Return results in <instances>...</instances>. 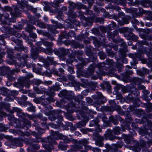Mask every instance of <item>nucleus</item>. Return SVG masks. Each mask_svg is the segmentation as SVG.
<instances>
[{"label": "nucleus", "mask_w": 152, "mask_h": 152, "mask_svg": "<svg viewBox=\"0 0 152 152\" xmlns=\"http://www.w3.org/2000/svg\"><path fill=\"white\" fill-rule=\"evenodd\" d=\"M114 62L112 60L107 59L106 61V63H102L98 64L96 66L98 68L99 70L96 72L97 74V76H100L101 75H105V72L104 70L110 72V68L113 64Z\"/></svg>", "instance_id": "obj_1"}, {"label": "nucleus", "mask_w": 152, "mask_h": 152, "mask_svg": "<svg viewBox=\"0 0 152 152\" xmlns=\"http://www.w3.org/2000/svg\"><path fill=\"white\" fill-rule=\"evenodd\" d=\"M51 135L48 137L47 139V141L50 145H57V142L56 140L58 139H61L64 140H67V143H69L70 141L67 140V137L61 134H60L58 132H54L51 131Z\"/></svg>", "instance_id": "obj_2"}, {"label": "nucleus", "mask_w": 152, "mask_h": 152, "mask_svg": "<svg viewBox=\"0 0 152 152\" xmlns=\"http://www.w3.org/2000/svg\"><path fill=\"white\" fill-rule=\"evenodd\" d=\"M83 98V96L82 95H78L74 97L73 98L74 100L75 101V102L77 103L79 105H80V104H82V109L83 112L84 113V115H83V117H85L86 116H87V113L96 114V112L88 109L87 107L84 106L85 102H84L81 100V99Z\"/></svg>", "instance_id": "obj_3"}, {"label": "nucleus", "mask_w": 152, "mask_h": 152, "mask_svg": "<svg viewBox=\"0 0 152 152\" xmlns=\"http://www.w3.org/2000/svg\"><path fill=\"white\" fill-rule=\"evenodd\" d=\"M61 112L60 110H55L51 112L50 115L49 117V119L51 121L55 120L57 118L59 120V121L56 125L53 124L52 126L55 128H57L59 127L61 124V122L63 120V118L61 115Z\"/></svg>", "instance_id": "obj_4"}, {"label": "nucleus", "mask_w": 152, "mask_h": 152, "mask_svg": "<svg viewBox=\"0 0 152 152\" xmlns=\"http://www.w3.org/2000/svg\"><path fill=\"white\" fill-rule=\"evenodd\" d=\"M15 56L20 62H17L16 61H14L12 64H15L16 68L24 66V65L27 63L26 59L29 58L28 56L26 54L22 55L21 52L17 53Z\"/></svg>", "instance_id": "obj_5"}, {"label": "nucleus", "mask_w": 152, "mask_h": 152, "mask_svg": "<svg viewBox=\"0 0 152 152\" xmlns=\"http://www.w3.org/2000/svg\"><path fill=\"white\" fill-rule=\"evenodd\" d=\"M22 123V124L20 123V124L19 121H18L12 123L11 125L15 127L21 128L26 130L28 129L31 126V122L27 119L24 120Z\"/></svg>", "instance_id": "obj_6"}, {"label": "nucleus", "mask_w": 152, "mask_h": 152, "mask_svg": "<svg viewBox=\"0 0 152 152\" xmlns=\"http://www.w3.org/2000/svg\"><path fill=\"white\" fill-rule=\"evenodd\" d=\"M92 97L94 99L95 104L98 105L103 104L106 101V98L100 92H96V94L92 96Z\"/></svg>", "instance_id": "obj_7"}, {"label": "nucleus", "mask_w": 152, "mask_h": 152, "mask_svg": "<svg viewBox=\"0 0 152 152\" xmlns=\"http://www.w3.org/2000/svg\"><path fill=\"white\" fill-rule=\"evenodd\" d=\"M14 85L16 87L21 88L23 86H25L29 88V79L25 77H22L19 78L18 82L15 83Z\"/></svg>", "instance_id": "obj_8"}, {"label": "nucleus", "mask_w": 152, "mask_h": 152, "mask_svg": "<svg viewBox=\"0 0 152 152\" xmlns=\"http://www.w3.org/2000/svg\"><path fill=\"white\" fill-rule=\"evenodd\" d=\"M99 118L96 117L94 120L90 122L89 126H95V130L98 132H101L102 131V127L99 124Z\"/></svg>", "instance_id": "obj_9"}, {"label": "nucleus", "mask_w": 152, "mask_h": 152, "mask_svg": "<svg viewBox=\"0 0 152 152\" xmlns=\"http://www.w3.org/2000/svg\"><path fill=\"white\" fill-rule=\"evenodd\" d=\"M75 108L82 109V104L79 105L76 102L74 104V102H72L70 103H69L67 106V110L70 113L73 112L75 110Z\"/></svg>", "instance_id": "obj_10"}, {"label": "nucleus", "mask_w": 152, "mask_h": 152, "mask_svg": "<svg viewBox=\"0 0 152 152\" xmlns=\"http://www.w3.org/2000/svg\"><path fill=\"white\" fill-rule=\"evenodd\" d=\"M88 140L86 139H82L79 141L78 142L73 146V148L75 150H77L83 148L82 145L84 146L88 143Z\"/></svg>", "instance_id": "obj_11"}, {"label": "nucleus", "mask_w": 152, "mask_h": 152, "mask_svg": "<svg viewBox=\"0 0 152 152\" xmlns=\"http://www.w3.org/2000/svg\"><path fill=\"white\" fill-rule=\"evenodd\" d=\"M93 138L95 140V144L99 146L102 147L104 144L103 142L104 138L98 133H95L93 135Z\"/></svg>", "instance_id": "obj_12"}, {"label": "nucleus", "mask_w": 152, "mask_h": 152, "mask_svg": "<svg viewBox=\"0 0 152 152\" xmlns=\"http://www.w3.org/2000/svg\"><path fill=\"white\" fill-rule=\"evenodd\" d=\"M128 69H126V72L121 74L122 76V78L125 81H129L130 80V75L133 74V72L132 71L130 70V69H132V67L129 66H127Z\"/></svg>", "instance_id": "obj_13"}, {"label": "nucleus", "mask_w": 152, "mask_h": 152, "mask_svg": "<svg viewBox=\"0 0 152 152\" xmlns=\"http://www.w3.org/2000/svg\"><path fill=\"white\" fill-rule=\"evenodd\" d=\"M42 139L39 136H37V134H36V139H32L30 140V142L32 144V146L35 150H38L39 149V145L37 144H33V142H42Z\"/></svg>", "instance_id": "obj_14"}, {"label": "nucleus", "mask_w": 152, "mask_h": 152, "mask_svg": "<svg viewBox=\"0 0 152 152\" xmlns=\"http://www.w3.org/2000/svg\"><path fill=\"white\" fill-rule=\"evenodd\" d=\"M18 6H15L13 7V10L12 12H11V15L14 17H18L20 16V14L22 12V10L19 9V8L22 9V8L20 7V5H18ZM24 7L22 9H24Z\"/></svg>", "instance_id": "obj_15"}, {"label": "nucleus", "mask_w": 152, "mask_h": 152, "mask_svg": "<svg viewBox=\"0 0 152 152\" xmlns=\"http://www.w3.org/2000/svg\"><path fill=\"white\" fill-rule=\"evenodd\" d=\"M113 131H111L110 130H108L107 131L105 134V136L107 137H108L109 139L110 140H113L115 139H117L118 140H120L121 139V138L119 137H116L113 135Z\"/></svg>", "instance_id": "obj_16"}, {"label": "nucleus", "mask_w": 152, "mask_h": 152, "mask_svg": "<svg viewBox=\"0 0 152 152\" xmlns=\"http://www.w3.org/2000/svg\"><path fill=\"white\" fill-rule=\"evenodd\" d=\"M18 72V70L13 69L10 70L7 75V77L10 81L14 80L15 79V77L16 72Z\"/></svg>", "instance_id": "obj_17"}, {"label": "nucleus", "mask_w": 152, "mask_h": 152, "mask_svg": "<svg viewBox=\"0 0 152 152\" xmlns=\"http://www.w3.org/2000/svg\"><path fill=\"white\" fill-rule=\"evenodd\" d=\"M35 48L39 53L40 52H42L48 55H52V50L51 48H47L45 49L40 47Z\"/></svg>", "instance_id": "obj_18"}, {"label": "nucleus", "mask_w": 152, "mask_h": 152, "mask_svg": "<svg viewBox=\"0 0 152 152\" xmlns=\"http://www.w3.org/2000/svg\"><path fill=\"white\" fill-rule=\"evenodd\" d=\"M37 45H40L41 44H43L44 45L47 47H48L47 48H51L52 50V55L53 52L52 47L53 46V44L52 42H48L42 40L41 42H38L37 43Z\"/></svg>", "instance_id": "obj_19"}, {"label": "nucleus", "mask_w": 152, "mask_h": 152, "mask_svg": "<svg viewBox=\"0 0 152 152\" xmlns=\"http://www.w3.org/2000/svg\"><path fill=\"white\" fill-rule=\"evenodd\" d=\"M44 66L47 68L48 70L50 72L51 74H54V75H56L57 76H60L61 74L58 73V71L56 70L54 68L52 69H50L51 68L50 67L49 65L47 64H45L44 65Z\"/></svg>", "instance_id": "obj_20"}, {"label": "nucleus", "mask_w": 152, "mask_h": 152, "mask_svg": "<svg viewBox=\"0 0 152 152\" xmlns=\"http://www.w3.org/2000/svg\"><path fill=\"white\" fill-rule=\"evenodd\" d=\"M94 65V64H93L90 65L87 71V74L86 75V77H89L94 73L95 69Z\"/></svg>", "instance_id": "obj_21"}, {"label": "nucleus", "mask_w": 152, "mask_h": 152, "mask_svg": "<svg viewBox=\"0 0 152 152\" xmlns=\"http://www.w3.org/2000/svg\"><path fill=\"white\" fill-rule=\"evenodd\" d=\"M39 52L36 48H32L31 50V56L34 60L37 59L38 57Z\"/></svg>", "instance_id": "obj_22"}, {"label": "nucleus", "mask_w": 152, "mask_h": 152, "mask_svg": "<svg viewBox=\"0 0 152 152\" xmlns=\"http://www.w3.org/2000/svg\"><path fill=\"white\" fill-rule=\"evenodd\" d=\"M141 4L144 7L152 6V1L151 0H143L141 1Z\"/></svg>", "instance_id": "obj_23"}, {"label": "nucleus", "mask_w": 152, "mask_h": 152, "mask_svg": "<svg viewBox=\"0 0 152 152\" xmlns=\"http://www.w3.org/2000/svg\"><path fill=\"white\" fill-rule=\"evenodd\" d=\"M114 19L118 22V25L121 26H122L125 24H128L129 23V20L126 18H124L123 19V22L121 21L118 18L116 15H115L114 16Z\"/></svg>", "instance_id": "obj_24"}, {"label": "nucleus", "mask_w": 152, "mask_h": 152, "mask_svg": "<svg viewBox=\"0 0 152 152\" xmlns=\"http://www.w3.org/2000/svg\"><path fill=\"white\" fill-rule=\"evenodd\" d=\"M124 31L125 32L124 36L125 37H126L128 39V37L130 36L131 34H133L132 32L133 29L132 28H126L124 29Z\"/></svg>", "instance_id": "obj_25"}, {"label": "nucleus", "mask_w": 152, "mask_h": 152, "mask_svg": "<svg viewBox=\"0 0 152 152\" xmlns=\"http://www.w3.org/2000/svg\"><path fill=\"white\" fill-rule=\"evenodd\" d=\"M43 96H42L41 97V99H42V100L41 101V102H42V104L44 106H46V105L50 104L51 101L53 102L54 101V100H52V98H46L45 99L43 98Z\"/></svg>", "instance_id": "obj_26"}, {"label": "nucleus", "mask_w": 152, "mask_h": 152, "mask_svg": "<svg viewBox=\"0 0 152 152\" xmlns=\"http://www.w3.org/2000/svg\"><path fill=\"white\" fill-rule=\"evenodd\" d=\"M100 86L103 89L106 88L109 90L111 88V85L108 82H104L100 84Z\"/></svg>", "instance_id": "obj_27"}, {"label": "nucleus", "mask_w": 152, "mask_h": 152, "mask_svg": "<svg viewBox=\"0 0 152 152\" xmlns=\"http://www.w3.org/2000/svg\"><path fill=\"white\" fill-rule=\"evenodd\" d=\"M113 42L115 43H121V46L124 48H127V45L126 43L124 42L123 39L121 38H118L117 39H114Z\"/></svg>", "instance_id": "obj_28"}, {"label": "nucleus", "mask_w": 152, "mask_h": 152, "mask_svg": "<svg viewBox=\"0 0 152 152\" xmlns=\"http://www.w3.org/2000/svg\"><path fill=\"white\" fill-rule=\"evenodd\" d=\"M129 56L132 58L134 61L136 58H138L139 59H142V56L139 53H136L135 54L130 53L129 54Z\"/></svg>", "instance_id": "obj_29"}, {"label": "nucleus", "mask_w": 152, "mask_h": 152, "mask_svg": "<svg viewBox=\"0 0 152 152\" xmlns=\"http://www.w3.org/2000/svg\"><path fill=\"white\" fill-rule=\"evenodd\" d=\"M68 147V146L64 142H61L58 145V148L61 150H66Z\"/></svg>", "instance_id": "obj_30"}, {"label": "nucleus", "mask_w": 152, "mask_h": 152, "mask_svg": "<svg viewBox=\"0 0 152 152\" xmlns=\"http://www.w3.org/2000/svg\"><path fill=\"white\" fill-rule=\"evenodd\" d=\"M105 8L106 9H112L116 10L118 12L121 10V8L118 6L117 5L114 6L111 4L108 5Z\"/></svg>", "instance_id": "obj_31"}, {"label": "nucleus", "mask_w": 152, "mask_h": 152, "mask_svg": "<svg viewBox=\"0 0 152 152\" xmlns=\"http://www.w3.org/2000/svg\"><path fill=\"white\" fill-rule=\"evenodd\" d=\"M64 1V0H55L52 4V6L56 8H57L59 7V4Z\"/></svg>", "instance_id": "obj_32"}, {"label": "nucleus", "mask_w": 152, "mask_h": 152, "mask_svg": "<svg viewBox=\"0 0 152 152\" xmlns=\"http://www.w3.org/2000/svg\"><path fill=\"white\" fill-rule=\"evenodd\" d=\"M27 99V97L25 95L23 96L21 98L20 100L18 101V103L21 105L25 106L26 105L25 102Z\"/></svg>", "instance_id": "obj_33"}, {"label": "nucleus", "mask_w": 152, "mask_h": 152, "mask_svg": "<svg viewBox=\"0 0 152 152\" xmlns=\"http://www.w3.org/2000/svg\"><path fill=\"white\" fill-rule=\"evenodd\" d=\"M75 8L78 10H80L81 9H85L86 10H87V7L86 5L79 2L76 3Z\"/></svg>", "instance_id": "obj_34"}, {"label": "nucleus", "mask_w": 152, "mask_h": 152, "mask_svg": "<svg viewBox=\"0 0 152 152\" xmlns=\"http://www.w3.org/2000/svg\"><path fill=\"white\" fill-rule=\"evenodd\" d=\"M13 142L14 144L16 146H18L21 147L23 146L22 142L17 139H14Z\"/></svg>", "instance_id": "obj_35"}, {"label": "nucleus", "mask_w": 152, "mask_h": 152, "mask_svg": "<svg viewBox=\"0 0 152 152\" xmlns=\"http://www.w3.org/2000/svg\"><path fill=\"white\" fill-rule=\"evenodd\" d=\"M43 145L44 146V147L48 151H46L44 150H40L39 152H51L50 150V145H49L47 143H44L43 144Z\"/></svg>", "instance_id": "obj_36"}, {"label": "nucleus", "mask_w": 152, "mask_h": 152, "mask_svg": "<svg viewBox=\"0 0 152 152\" xmlns=\"http://www.w3.org/2000/svg\"><path fill=\"white\" fill-rule=\"evenodd\" d=\"M132 80L135 84L139 85L142 81L141 79L138 77H134L132 79Z\"/></svg>", "instance_id": "obj_37"}, {"label": "nucleus", "mask_w": 152, "mask_h": 152, "mask_svg": "<svg viewBox=\"0 0 152 152\" xmlns=\"http://www.w3.org/2000/svg\"><path fill=\"white\" fill-rule=\"evenodd\" d=\"M18 2V5H20V7L21 8H23L24 7L25 5H26L25 4V0H15Z\"/></svg>", "instance_id": "obj_38"}, {"label": "nucleus", "mask_w": 152, "mask_h": 152, "mask_svg": "<svg viewBox=\"0 0 152 152\" xmlns=\"http://www.w3.org/2000/svg\"><path fill=\"white\" fill-rule=\"evenodd\" d=\"M120 130L121 128L120 127H119L116 126L113 129V132L114 134L118 135L120 133Z\"/></svg>", "instance_id": "obj_39"}, {"label": "nucleus", "mask_w": 152, "mask_h": 152, "mask_svg": "<svg viewBox=\"0 0 152 152\" xmlns=\"http://www.w3.org/2000/svg\"><path fill=\"white\" fill-rule=\"evenodd\" d=\"M35 29V28L34 26L30 25H28L25 28L26 31L30 33H31L33 29Z\"/></svg>", "instance_id": "obj_40"}, {"label": "nucleus", "mask_w": 152, "mask_h": 152, "mask_svg": "<svg viewBox=\"0 0 152 152\" xmlns=\"http://www.w3.org/2000/svg\"><path fill=\"white\" fill-rule=\"evenodd\" d=\"M130 91L133 94L136 96L138 95L139 93L138 91L134 87H133L131 88Z\"/></svg>", "instance_id": "obj_41"}, {"label": "nucleus", "mask_w": 152, "mask_h": 152, "mask_svg": "<svg viewBox=\"0 0 152 152\" xmlns=\"http://www.w3.org/2000/svg\"><path fill=\"white\" fill-rule=\"evenodd\" d=\"M85 20L86 22L85 24L86 26H91L93 21L91 18H86L85 19Z\"/></svg>", "instance_id": "obj_42"}, {"label": "nucleus", "mask_w": 152, "mask_h": 152, "mask_svg": "<svg viewBox=\"0 0 152 152\" xmlns=\"http://www.w3.org/2000/svg\"><path fill=\"white\" fill-rule=\"evenodd\" d=\"M86 125V123L85 121H81L77 123L76 125V126L77 128H81L83 126H85Z\"/></svg>", "instance_id": "obj_43"}, {"label": "nucleus", "mask_w": 152, "mask_h": 152, "mask_svg": "<svg viewBox=\"0 0 152 152\" xmlns=\"http://www.w3.org/2000/svg\"><path fill=\"white\" fill-rule=\"evenodd\" d=\"M61 94L63 96H65V97L67 98H69L71 97V96L69 95V93L66 90H63L61 92Z\"/></svg>", "instance_id": "obj_44"}, {"label": "nucleus", "mask_w": 152, "mask_h": 152, "mask_svg": "<svg viewBox=\"0 0 152 152\" xmlns=\"http://www.w3.org/2000/svg\"><path fill=\"white\" fill-rule=\"evenodd\" d=\"M107 46L111 48H113L114 50L117 51L118 50V47L117 45H114L113 43H110L108 44Z\"/></svg>", "instance_id": "obj_45"}, {"label": "nucleus", "mask_w": 152, "mask_h": 152, "mask_svg": "<svg viewBox=\"0 0 152 152\" xmlns=\"http://www.w3.org/2000/svg\"><path fill=\"white\" fill-rule=\"evenodd\" d=\"M67 15L69 17L72 18H74L76 16V13L71 10H69Z\"/></svg>", "instance_id": "obj_46"}, {"label": "nucleus", "mask_w": 152, "mask_h": 152, "mask_svg": "<svg viewBox=\"0 0 152 152\" xmlns=\"http://www.w3.org/2000/svg\"><path fill=\"white\" fill-rule=\"evenodd\" d=\"M67 15L69 17L72 18H74L76 16V13L71 10H69Z\"/></svg>", "instance_id": "obj_47"}, {"label": "nucleus", "mask_w": 152, "mask_h": 152, "mask_svg": "<svg viewBox=\"0 0 152 152\" xmlns=\"http://www.w3.org/2000/svg\"><path fill=\"white\" fill-rule=\"evenodd\" d=\"M125 9L127 12L130 13H132L134 12H135L137 11V9L134 8H126Z\"/></svg>", "instance_id": "obj_48"}, {"label": "nucleus", "mask_w": 152, "mask_h": 152, "mask_svg": "<svg viewBox=\"0 0 152 152\" xmlns=\"http://www.w3.org/2000/svg\"><path fill=\"white\" fill-rule=\"evenodd\" d=\"M10 70V68L8 66H5L4 67L2 68H1V75H4L5 74L7 73V72L8 71Z\"/></svg>", "instance_id": "obj_49"}, {"label": "nucleus", "mask_w": 152, "mask_h": 152, "mask_svg": "<svg viewBox=\"0 0 152 152\" xmlns=\"http://www.w3.org/2000/svg\"><path fill=\"white\" fill-rule=\"evenodd\" d=\"M7 53L8 54V56L10 58L12 59L14 57V52H13L12 50L11 49H8Z\"/></svg>", "instance_id": "obj_50"}, {"label": "nucleus", "mask_w": 152, "mask_h": 152, "mask_svg": "<svg viewBox=\"0 0 152 152\" xmlns=\"http://www.w3.org/2000/svg\"><path fill=\"white\" fill-rule=\"evenodd\" d=\"M106 52L107 54V55L111 57H113L115 56L114 52L111 50V49H106Z\"/></svg>", "instance_id": "obj_51"}, {"label": "nucleus", "mask_w": 152, "mask_h": 152, "mask_svg": "<svg viewBox=\"0 0 152 152\" xmlns=\"http://www.w3.org/2000/svg\"><path fill=\"white\" fill-rule=\"evenodd\" d=\"M17 115L20 118H21L23 119V121L24 120L26 119V114H25L22 112V110L19 113H18Z\"/></svg>", "instance_id": "obj_52"}, {"label": "nucleus", "mask_w": 152, "mask_h": 152, "mask_svg": "<svg viewBox=\"0 0 152 152\" xmlns=\"http://www.w3.org/2000/svg\"><path fill=\"white\" fill-rule=\"evenodd\" d=\"M110 120L111 122L115 125H117L118 123V121L116 119H115L114 116L112 115L110 117Z\"/></svg>", "instance_id": "obj_53"}, {"label": "nucleus", "mask_w": 152, "mask_h": 152, "mask_svg": "<svg viewBox=\"0 0 152 152\" xmlns=\"http://www.w3.org/2000/svg\"><path fill=\"white\" fill-rule=\"evenodd\" d=\"M21 111H22V110L16 107H14L12 110H10V113H13L14 112H16L18 114V113L20 112Z\"/></svg>", "instance_id": "obj_54"}, {"label": "nucleus", "mask_w": 152, "mask_h": 152, "mask_svg": "<svg viewBox=\"0 0 152 152\" xmlns=\"http://www.w3.org/2000/svg\"><path fill=\"white\" fill-rule=\"evenodd\" d=\"M69 50L68 49H66L64 48H61L60 49V52L63 55H66L68 52Z\"/></svg>", "instance_id": "obj_55"}, {"label": "nucleus", "mask_w": 152, "mask_h": 152, "mask_svg": "<svg viewBox=\"0 0 152 152\" xmlns=\"http://www.w3.org/2000/svg\"><path fill=\"white\" fill-rule=\"evenodd\" d=\"M138 37L134 34H131L130 36L128 37L129 39H132L133 41H136L138 39Z\"/></svg>", "instance_id": "obj_56"}, {"label": "nucleus", "mask_w": 152, "mask_h": 152, "mask_svg": "<svg viewBox=\"0 0 152 152\" xmlns=\"http://www.w3.org/2000/svg\"><path fill=\"white\" fill-rule=\"evenodd\" d=\"M32 83L33 84L38 86L40 84L42 83L43 82L40 80L34 79L32 81Z\"/></svg>", "instance_id": "obj_57"}, {"label": "nucleus", "mask_w": 152, "mask_h": 152, "mask_svg": "<svg viewBox=\"0 0 152 152\" xmlns=\"http://www.w3.org/2000/svg\"><path fill=\"white\" fill-rule=\"evenodd\" d=\"M46 59L51 63V64L54 65L57 64V62L54 61V58L53 57L48 56Z\"/></svg>", "instance_id": "obj_58"}, {"label": "nucleus", "mask_w": 152, "mask_h": 152, "mask_svg": "<svg viewBox=\"0 0 152 152\" xmlns=\"http://www.w3.org/2000/svg\"><path fill=\"white\" fill-rule=\"evenodd\" d=\"M37 117L39 119L44 121H46L48 120L46 118L43 117L42 114L41 113L38 114Z\"/></svg>", "instance_id": "obj_59"}, {"label": "nucleus", "mask_w": 152, "mask_h": 152, "mask_svg": "<svg viewBox=\"0 0 152 152\" xmlns=\"http://www.w3.org/2000/svg\"><path fill=\"white\" fill-rule=\"evenodd\" d=\"M98 54L100 58L102 59H104L106 57V55L103 51L99 52Z\"/></svg>", "instance_id": "obj_60"}, {"label": "nucleus", "mask_w": 152, "mask_h": 152, "mask_svg": "<svg viewBox=\"0 0 152 152\" xmlns=\"http://www.w3.org/2000/svg\"><path fill=\"white\" fill-rule=\"evenodd\" d=\"M30 107L27 108V110L30 112H34L35 111V107L31 103H29Z\"/></svg>", "instance_id": "obj_61"}, {"label": "nucleus", "mask_w": 152, "mask_h": 152, "mask_svg": "<svg viewBox=\"0 0 152 152\" xmlns=\"http://www.w3.org/2000/svg\"><path fill=\"white\" fill-rule=\"evenodd\" d=\"M83 134H87L88 132L91 131V129L88 128H82L80 129Z\"/></svg>", "instance_id": "obj_62"}, {"label": "nucleus", "mask_w": 152, "mask_h": 152, "mask_svg": "<svg viewBox=\"0 0 152 152\" xmlns=\"http://www.w3.org/2000/svg\"><path fill=\"white\" fill-rule=\"evenodd\" d=\"M132 139V137L130 135L126 136L125 139V142L128 144L130 143Z\"/></svg>", "instance_id": "obj_63"}, {"label": "nucleus", "mask_w": 152, "mask_h": 152, "mask_svg": "<svg viewBox=\"0 0 152 152\" xmlns=\"http://www.w3.org/2000/svg\"><path fill=\"white\" fill-rule=\"evenodd\" d=\"M7 89L6 88H2L0 89V94L2 95H4L7 94Z\"/></svg>", "instance_id": "obj_64"}]
</instances>
